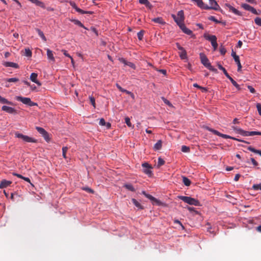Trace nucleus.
Instances as JSON below:
<instances>
[{
    "label": "nucleus",
    "instance_id": "3",
    "mask_svg": "<svg viewBox=\"0 0 261 261\" xmlns=\"http://www.w3.org/2000/svg\"><path fill=\"white\" fill-rule=\"evenodd\" d=\"M179 198L180 200L190 205H193L195 206L199 205V201L191 197L180 196L179 197Z\"/></svg>",
    "mask_w": 261,
    "mask_h": 261
},
{
    "label": "nucleus",
    "instance_id": "50",
    "mask_svg": "<svg viewBox=\"0 0 261 261\" xmlns=\"http://www.w3.org/2000/svg\"><path fill=\"white\" fill-rule=\"evenodd\" d=\"M83 190L90 193H94V191L92 189L88 187H84L83 188Z\"/></svg>",
    "mask_w": 261,
    "mask_h": 261
},
{
    "label": "nucleus",
    "instance_id": "10",
    "mask_svg": "<svg viewBox=\"0 0 261 261\" xmlns=\"http://www.w3.org/2000/svg\"><path fill=\"white\" fill-rule=\"evenodd\" d=\"M225 6L229 9L230 11L232 12L234 14L238 16L242 15V14L240 11L231 6L230 4L226 3L225 4Z\"/></svg>",
    "mask_w": 261,
    "mask_h": 261
},
{
    "label": "nucleus",
    "instance_id": "47",
    "mask_svg": "<svg viewBox=\"0 0 261 261\" xmlns=\"http://www.w3.org/2000/svg\"><path fill=\"white\" fill-rule=\"evenodd\" d=\"M25 56L27 57H31L32 51L29 48L25 49Z\"/></svg>",
    "mask_w": 261,
    "mask_h": 261
},
{
    "label": "nucleus",
    "instance_id": "14",
    "mask_svg": "<svg viewBox=\"0 0 261 261\" xmlns=\"http://www.w3.org/2000/svg\"><path fill=\"white\" fill-rule=\"evenodd\" d=\"M143 172L146 174L150 175L151 174L150 170L151 167L147 163H144L142 164Z\"/></svg>",
    "mask_w": 261,
    "mask_h": 261
},
{
    "label": "nucleus",
    "instance_id": "21",
    "mask_svg": "<svg viewBox=\"0 0 261 261\" xmlns=\"http://www.w3.org/2000/svg\"><path fill=\"white\" fill-rule=\"evenodd\" d=\"M151 21L160 24H165L166 23L163 19L160 17L153 18L151 19Z\"/></svg>",
    "mask_w": 261,
    "mask_h": 261
},
{
    "label": "nucleus",
    "instance_id": "46",
    "mask_svg": "<svg viewBox=\"0 0 261 261\" xmlns=\"http://www.w3.org/2000/svg\"><path fill=\"white\" fill-rule=\"evenodd\" d=\"M181 150L183 152H188L190 151V148L187 146L183 145L181 146Z\"/></svg>",
    "mask_w": 261,
    "mask_h": 261
},
{
    "label": "nucleus",
    "instance_id": "45",
    "mask_svg": "<svg viewBox=\"0 0 261 261\" xmlns=\"http://www.w3.org/2000/svg\"><path fill=\"white\" fill-rule=\"evenodd\" d=\"M6 81L8 82H17L19 81V79L16 77H12V78H9L7 79Z\"/></svg>",
    "mask_w": 261,
    "mask_h": 261
},
{
    "label": "nucleus",
    "instance_id": "33",
    "mask_svg": "<svg viewBox=\"0 0 261 261\" xmlns=\"http://www.w3.org/2000/svg\"><path fill=\"white\" fill-rule=\"evenodd\" d=\"M182 182L186 186H189L191 183L190 180L186 176H182Z\"/></svg>",
    "mask_w": 261,
    "mask_h": 261
},
{
    "label": "nucleus",
    "instance_id": "34",
    "mask_svg": "<svg viewBox=\"0 0 261 261\" xmlns=\"http://www.w3.org/2000/svg\"><path fill=\"white\" fill-rule=\"evenodd\" d=\"M124 187H125L126 189H127L129 191H132V192H135V189L133 186V185L130 184H125L124 185Z\"/></svg>",
    "mask_w": 261,
    "mask_h": 261
},
{
    "label": "nucleus",
    "instance_id": "51",
    "mask_svg": "<svg viewBox=\"0 0 261 261\" xmlns=\"http://www.w3.org/2000/svg\"><path fill=\"white\" fill-rule=\"evenodd\" d=\"M193 2H195L197 3V6L199 7H201V5H203V2L202 0H191Z\"/></svg>",
    "mask_w": 261,
    "mask_h": 261
},
{
    "label": "nucleus",
    "instance_id": "15",
    "mask_svg": "<svg viewBox=\"0 0 261 261\" xmlns=\"http://www.w3.org/2000/svg\"><path fill=\"white\" fill-rule=\"evenodd\" d=\"M254 135H260L261 132L258 131H246L244 130L243 136L247 137V136H252Z\"/></svg>",
    "mask_w": 261,
    "mask_h": 261
},
{
    "label": "nucleus",
    "instance_id": "54",
    "mask_svg": "<svg viewBox=\"0 0 261 261\" xmlns=\"http://www.w3.org/2000/svg\"><path fill=\"white\" fill-rule=\"evenodd\" d=\"M89 99H90V102H91V104L92 105V106L94 107H95V98L92 96H90Z\"/></svg>",
    "mask_w": 261,
    "mask_h": 261
},
{
    "label": "nucleus",
    "instance_id": "56",
    "mask_svg": "<svg viewBox=\"0 0 261 261\" xmlns=\"http://www.w3.org/2000/svg\"><path fill=\"white\" fill-rule=\"evenodd\" d=\"M99 124L100 125L105 126L106 125V122L103 118H101L99 120Z\"/></svg>",
    "mask_w": 261,
    "mask_h": 261
},
{
    "label": "nucleus",
    "instance_id": "31",
    "mask_svg": "<svg viewBox=\"0 0 261 261\" xmlns=\"http://www.w3.org/2000/svg\"><path fill=\"white\" fill-rule=\"evenodd\" d=\"M234 60L236 62V63L238 66V71H241V68H242V65H241V62L240 61L239 57H236V58H234Z\"/></svg>",
    "mask_w": 261,
    "mask_h": 261
},
{
    "label": "nucleus",
    "instance_id": "63",
    "mask_svg": "<svg viewBox=\"0 0 261 261\" xmlns=\"http://www.w3.org/2000/svg\"><path fill=\"white\" fill-rule=\"evenodd\" d=\"M226 49L223 47H222L220 49V52L221 54L222 55H225L226 53Z\"/></svg>",
    "mask_w": 261,
    "mask_h": 261
},
{
    "label": "nucleus",
    "instance_id": "53",
    "mask_svg": "<svg viewBox=\"0 0 261 261\" xmlns=\"http://www.w3.org/2000/svg\"><path fill=\"white\" fill-rule=\"evenodd\" d=\"M143 5H145L147 8H148L150 9H151L152 8V5L148 1L146 2H145V3H144Z\"/></svg>",
    "mask_w": 261,
    "mask_h": 261
},
{
    "label": "nucleus",
    "instance_id": "1",
    "mask_svg": "<svg viewBox=\"0 0 261 261\" xmlns=\"http://www.w3.org/2000/svg\"><path fill=\"white\" fill-rule=\"evenodd\" d=\"M200 57L201 59V63L207 68H208L210 70L216 72L217 70L213 67L210 62H209L208 59L206 57V56L203 53L200 54Z\"/></svg>",
    "mask_w": 261,
    "mask_h": 261
},
{
    "label": "nucleus",
    "instance_id": "12",
    "mask_svg": "<svg viewBox=\"0 0 261 261\" xmlns=\"http://www.w3.org/2000/svg\"><path fill=\"white\" fill-rule=\"evenodd\" d=\"M225 6L229 9L230 11L232 12L234 14L238 16L242 15V14L240 11L231 6L230 4L226 3L225 4Z\"/></svg>",
    "mask_w": 261,
    "mask_h": 261
},
{
    "label": "nucleus",
    "instance_id": "55",
    "mask_svg": "<svg viewBox=\"0 0 261 261\" xmlns=\"http://www.w3.org/2000/svg\"><path fill=\"white\" fill-rule=\"evenodd\" d=\"M217 66L218 68L220 70H222L223 72V73L226 71V70L219 63L217 64Z\"/></svg>",
    "mask_w": 261,
    "mask_h": 261
},
{
    "label": "nucleus",
    "instance_id": "6",
    "mask_svg": "<svg viewBox=\"0 0 261 261\" xmlns=\"http://www.w3.org/2000/svg\"><path fill=\"white\" fill-rule=\"evenodd\" d=\"M206 129L208 130L209 132H212L214 135H217L218 136L221 137H222L223 138H224V139H231L232 140L236 139L235 137H231V136H230L229 135L222 134V133H220L219 132H218V130L214 129L213 128H210L209 127H206Z\"/></svg>",
    "mask_w": 261,
    "mask_h": 261
},
{
    "label": "nucleus",
    "instance_id": "58",
    "mask_svg": "<svg viewBox=\"0 0 261 261\" xmlns=\"http://www.w3.org/2000/svg\"><path fill=\"white\" fill-rule=\"evenodd\" d=\"M62 52L66 57H67L69 58H71V56L67 53V51L66 50L62 49Z\"/></svg>",
    "mask_w": 261,
    "mask_h": 261
},
{
    "label": "nucleus",
    "instance_id": "59",
    "mask_svg": "<svg viewBox=\"0 0 261 261\" xmlns=\"http://www.w3.org/2000/svg\"><path fill=\"white\" fill-rule=\"evenodd\" d=\"M247 87L251 93H254L255 92V90L251 86H248Z\"/></svg>",
    "mask_w": 261,
    "mask_h": 261
},
{
    "label": "nucleus",
    "instance_id": "16",
    "mask_svg": "<svg viewBox=\"0 0 261 261\" xmlns=\"http://www.w3.org/2000/svg\"><path fill=\"white\" fill-rule=\"evenodd\" d=\"M224 74L225 75L230 81L232 84L238 90L240 89V87L239 84H237V83L229 75V74L227 73V71H225Z\"/></svg>",
    "mask_w": 261,
    "mask_h": 261
},
{
    "label": "nucleus",
    "instance_id": "61",
    "mask_svg": "<svg viewBox=\"0 0 261 261\" xmlns=\"http://www.w3.org/2000/svg\"><path fill=\"white\" fill-rule=\"evenodd\" d=\"M174 223L176 224H178L182 228V229H184V226L182 225L181 223L178 220H175L174 221Z\"/></svg>",
    "mask_w": 261,
    "mask_h": 261
},
{
    "label": "nucleus",
    "instance_id": "28",
    "mask_svg": "<svg viewBox=\"0 0 261 261\" xmlns=\"http://www.w3.org/2000/svg\"><path fill=\"white\" fill-rule=\"evenodd\" d=\"M35 30H36V32L38 33V35L41 38V39L44 41H46V38L45 35H44L43 32L42 31H41V30H40L39 29H38V28H36Z\"/></svg>",
    "mask_w": 261,
    "mask_h": 261
},
{
    "label": "nucleus",
    "instance_id": "5",
    "mask_svg": "<svg viewBox=\"0 0 261 261\" xmlns=\"http://www.w3.org/2000/svg\"><path fill=\"white\" fill-rule=\"evenodd\" d=\"M15 136L17 138H20V139H22L25 142H30V143H37L38 142L37 140H36L33 138L30 137L28 136L24 135L23 134H20L18 133H15Z\"/></svg>",
    "mask_w": 261,
    "mask_h": 261
},
{
    "label": "nucleus",
    "instance_id": "11",
    "mask_svg": "<svg viewBox=\"0 0 261 261\" xmlns=\"http://www.w3.org/2000/svg\"><path fill=\"white\" fill-rule=\"evenodd\" d=\"M225 6L229 9L230 11L232 12L234 14L238 16L242 15V14L240 11L231 6L230 4L226 3L225 4Z\"/></svg>",
    "mask_w": 261,
    "mask_h": 261
},
{
    "label": "nucleus",
    "instance_id": "41",
    "mask_svg": "<svg viewBox=\"0 0 261 261\" xmlns=\"http://www.w3.org/2000/svg\"><path fill=\"white\" fill-rule=\"evenodd\" d=\"M177 18L184 20V13L182 10H180L177 13Z\"/></svg>",
    "mask_w": 261,
    "mask_h": 261
},
{
    "label": "nucleus",
    "instance_id": "38",
    "mask_svg": "<svg viewBox=\"0 0 261 261\" xmlns=\"http://www.w3.org/2000/svg\"><path fill=\"white\" fill-rule=\"evenodd\" d=\"M165 164L164 160L162 159L161 157L158 158V162L157 164V167H160L161 166Z\"/></svg>",
    "mask_w": 261,
    "mask_h": 261
},
{
    "label": "nucleus",
    "instance_id": "4",
    "mask_svg": "<svg viewBox=\"0 0 261 261\" xmlns=\"http://www.w3.org/2000/svg\"><path fill=\"white\" fill-rule=\"evenodd\" d=\"M142 194L144 195L146 197L148 198L149 200H150V201L152 202L153 205H156L158 206H163L165 205V204L163 202H162L159 199H156V198L153 197L152 195L146 193V192L144 191H143L142 192Z\"/></svg>",
    "mask_w": 261,
    "mask_h": 261
},
{
    "label": "nucleus",
    "instance_id": "2",
    "mask_svg": "<svg viewBox=\"0 0 261 261\" xmlns=\"http://www.w3.org/2000/svg\"><path fill=\"white\" fill-rule=\"evenodd\" d=\"M15 99L16 100L20 101L23 104L28 105L30 107L37 106V103L32 101L31 98L29 97H24L21 96H15Z\"/></svg>",
    "mask_w": 261,
    "mask_h": 261
},
{
    "label": "nucleus",
    "instance_id": "40",
    "mask_svg": "<svg viewBox=\"0 0 261 261\" xmlns=\"http://www.w3.org/2000/svg\"><path fill=\"white\" fill-rule=\"evenodd\" d=\"M252 189L256 191L261 190V184L253 185Z\"/></svg>",
    "mask_w": 261,
    "mask_h": 261
},
{
    "label": "nucleus",
    "instance_id": "25",
    "mask_svg": "<svg viewBox=\"0 0 261 261\" xmlns=\"http://www.w3.org/2000/svg\"><path fill=\"white\" fill-rule=\"evenodd\" d=\"M47 58L50 60V61L53 62H55V58L54 57L53 53V51L50 50L49 49H47Z\"/></svg>",
    "mask_w": 261,
    "mask_h": 261
},
{
    "label": "nucleus",
    "instance_id": "24",
    "mask_svg": "<svg viewBox=\"0 0 261 261\" xmlns=\"http://www.w3.org/2000/svg\"><path fill=\"white\" fill-rule=\"evenodd\" d=\"M162 146V141L161 140L158 141V142L154 145L153 149L155 151L160 150Z\"/></svg>",
    "mask_w": 261,
    "mask_h": 261
},
{
    "label": "nucleus",
    "instance_id": "60",
    "mask_svg": "<svg viewBox=\"0 0 261 261\" xmlns=\"http://www.w3.org/2000/svg\"><path fill=\"white\" fill-rule=\"evenodd\" d=\"M128 66L131 67L132 68L135 69H136V65L132 62H129L127 64Z\"/></svg>",
    "mask_w": 261,
    "mask_h": 261
},
{
    "label": "nucleus",
    "instance_id": "23",
    "mask_svg": "<svg viewBox=\"0 0 261 261\" xmlns=\"http://www.w3.org/2000/svg\"><path fill=\"white\" fill-rule=\"evenodd\" d=\"M11 183L12 182L10 181L3 180L0 184V188L3 189L4 188H6L8 186H10Z\"/></svg>",
    "mask_w": 261,
    "mask_h": 261
},
{
    "label": "nucleus",
    "instance_id": "35",
    "mask_svg": "<svg viewBox=\"0 0 261 261\" xmlns=\"http://www.w3.org/2000/svg\"><path fill=\"white\" fill-rule=\"evenodd\" d=\"M179 57L181 59H187V52L185 49L183 50L182 51H181L179 53Z\"/></svg>",
    "mask_w": 261,
    "mask_h": 261
},
{
    "label": "nucleus",
    "instance_id": "64",
    "mask_svg": "<svg viewBox=\"0 0 261 261\" xmlns=\"http://www.w3.org/2000/svg\"><path fill=\"white\" fill-rule=\"evenodd\" d=\"M116 86L117 87V88L121 91V92H123V91H125V89L122 88L118 84H116Z\"/></svg>",
    "mask_w": 261,
    "mask_h": 261
},
{
    "label": "nucleus",
    "instance_id": "13",
    "mask_svg": "<svg viewBox=\"0 0 261 261\" xmlns=\"http://www.w3.org/2000/svg\"><path fill=\"white\" fill-rule=\"evenodd\" d=\"M2 110L9 114L16 113V110L14 108L7 106H3L2 107Z\"/></svg>",
    "mask_w": 261,
    "mask_h": 261
},
{
    "label": "nucleus",
    "instance_id": "27",
    "mask_svg": "<svg viewBox=\"0 0 261 261\" xmlns=\"http://www.w3.org/2000/svg\"><path fill=\"white\" fill-rule=\"evenodd\" d=\"M70 21L73 22L75 24L87 30V28H86L80 20L77 19H71Z\"/></svg>",
    "mask_w": 261,
    "mask_h": 261
},
{
    "label": "nucleus",
    "instance_id": "44",
    "mask_svg": "<svg viewBox=\"0 0 261 261\" xmlns=\"http://www.w3.org/2000/svg\"><path fill=\"white\" fill-rule=\"evenodd\" d=\"M162 100H163L165 104H166L167 105H168V106H169L170 107H173L172 103L168 100L166 99L165 97H162Z\"/></svg>",
    "mask_w": 261,
    "mask_h": 261
},
{
    "label": "nucleus",
    "instance_id": "7",
    "mask_svg": "<svg viewBox=\"0 0 261 261\" xmlns=\"http://www.w3.org/2000/svg\"><path fill=\"white\" fill-rule=\"evenodd\" d=\"M70 5L75 10V11L81 14H92L93 12L89 11H84L77 7L76 4L74 2H70Z\"/></svg>",
    "mask_w": 261,
    "mask_h": 261
},
{
    "label": "nucleus",
    "instance_id": "32",
    "mask_svg": "<svg viewBox=\"0 0 261 261\" xmlns=\"http://www.w3.org/2000/svg\"><path fill=\"white\" fill-rule=\"evenodd\" d=\"M247 149L251 151V152H253L255 153H257V154H259L260 156H261V150H257L256 149H255L254 148L252 147V146H248L247 147Z\"/></svg>",
    "mask_w": 261,
    "mask_h": 261
},
{
    "label": "nucleus",
    "instance_id": "43",
    "mask_svg": "<svg viewBox=\"0 0 261 261\" xmlns=\"http://www.w3.org/2000/svg\"><path fill=\"white\" fill-rule=\"evenodd\" d=\"M68 148L66 146L62 148V155L64 159H66V153L68 150Z\"/></svg>",
    "mask_w": 261,
    "mask_h": 261
},
{
    "label": "nucleus",
    "instance_id": "20",
    "mask_svg": "<svg viewBox=\"0 0 261 261\" xmlns=\"http://www.w3.org/2000/svg\"><path fill=\"white\" fill-rule=\"evenodd\" d=\"M210 5L213 8H216V9H214L215 10H220L221 9L217 4V2L215 0H210L209 1Z\"/></svg>",
    "mask_w": 261,
    "mask_h": 261
},
{
    "label": "nucleus",
    "instance_id": "29",
    "mask_svg": "<svg viewBox=\"0 0 261 261\" xmlns=\"http://www.w3.org/2000/svg\"><path fill=\"white\" fill-rule=\"evenodd\" d=\"M208 19L210 20L213 21L215 22L216 23H222L224 25H225V24H226L225 22H221V21L217 20L215 18V17L213 16H210V17H208Z\"/></svg>",
    "mask_w": 261,
    "mask_h": 261
},
{
    "label": "nucleus",
    "instance_id": "62",
    "mask_svg": "<svg viewBox=\"0 0 261 261\" xmlns=\"http://www.w3.org/2000/svg\"><path fill=\"white\" fill-rule=\"evenodd\" d=\"M250 160L254 166H256L258 165V163L254 160V158H251Z\"/></svg>",
    "mask_w": 261,
    "mask_h": 261
},
{
    "label": "nucleus",
    "instance_id": "57",
    "mask_svg": "<svg viewBox=\"0 0 261 261\" xmlns=\"http://www.w3.org/2000/svg\"><path fill=\"white\" fill-rule=\"evenodd\" d=\"M256 108L258 114L261 116V105L260 103H257L256 105Z\"/></svg>",
    "mask_w": 261,
    "mask_h": 261
},
{
    "label": "nucleus",
    "instance_id": "42",
    "mask_svg": "<svg viewBox=\"0 0 261 261\" xmlns=\"http://www.w3.org/2000/svg\"><path fill=\"white\" fill-rule=\"evenodd\" d=\"M144 36V31H140L137 33V37L139 40H142Z\"/></svg>",
    "mask_w": 261,
    "mask_h": 261
},
{
    "label": "nucleus",
    "instance_id": "48",
    "mask_svg": "<svg viewBox=\"0 0 261 261\" xmlns=\"http://www.w3.org/2000/svg\"><path fill=\"white\" fill-rule=\"evenodd\" d=\"M254 22L257 25L261 27V18H259V17L255 18L254 19Z\"/></svg>",
    "mask_w": 261,
    "mask_h": 261
},
{
    "label": "nucleus",
    "instance_id": "22",
    "mask_svg": "<svg viewBox=\"0 0 261 261\" xmlns=\"http://www.w3.org/2000/svg\"><path fill=\"white\" fill-rule=\"evenodd\" d=\"M180 29L184 33L187 35H190L192 34V31L187 28L185 24L182 26H180Z\"/></svg>",
    "mask_w": 261,
    "mask_h": 261
},
{
    "label": "nucleus",
    "instance_id": "52",
    "mask_svg": "<svg viewBox=\"0 0 261 261\" xmlns=\"http://www.w3.org/2000/svg\"><path fill=\"white\" fill-rule=\"evenodd\" d=\"M119 60L120 62L123 63L125 65H127V64L128 63V61H127L125 59L123 58H121L119 59Z\"/></svg>",
    "mask_w": 261,
    "mask_h": 261
},
{
    "label": "nucleus",
    "instance_id": "17",
    "mask_svg": "<svg viewBox=\"0 0 261 261\" xmlns=\"http://www.w3.org/2000/svg\"><path fill=\"white\" fill-rule=\"evenodd\" d=\"M38 76V74L35 72H33L31 73L30 75V80L34 83H36L38 86H41V83L37 80V78Z\"/></svg>",
    "mask_w": 261,
    "mask_h": 261
},
{
    "label": "nucleus",
    "instance_id": "30",
    "mask_svg": "<svg viewBox=\"0 0 261 261\" xmlns=\"http://www.w3.org/2000/svg\"><path fill=\"white\" fill-rule=\"evenodd\" d=\"M132 201L133 202V203L137 207H138L139 209H143V206L141 205V204L135 199L134 198H133L132 199Z\"/></svg>",
    "mask_w": 261,
    "mask_h": 261
},
{
    "label": "nucleus",
    "instance_id": "39",
    "mask_svg": "<svg viewBox=\"0 0 261 261\" xmlns=\"http://www.w3.org/2000/svg\"><path fill=\"white\" fill-rule=\"evenodd\" d=\"M242 7L245 10L249 11H250L252 8V7L247 4H243L242 5Z\"/></svg>",
    "mask_w": 261,
    "mask_h": 261
},
{
    "label": "nucleus",
    "instance_id": "8",
    "mask_svg": "<svg viewBox=\"0 0 261 261\" xmlns=\"http://www.w3.org/2000/svg\"><path fill=\"white\" fill-rule=\"evenodd\" d=\"M36 129L44 138L46 142H49L50 140L48 133L42 127L36 126Z\"/></svg>",
    "mask_w": 261,
    "mask_h": 261
},
{
    "label": "nucleus",
    "instance_id": "19",
    "mask_svg": "<svg viewBox=\"0 0 261 261\" xmlns=\"http://www.w3.org/2000/svg\"><path fill=\"white\" fill-rule=\"evenodd\" d=\"M3 65L7 67H10L14 68H19V66L17 64L11 62H6L3 64Z\"/></svg>",
    "mask_w": 261,
    "mask_h": 261
},
{
    "label": "nucleus",
    "instance_id": "18",
    "mask_svg": "<svg viewBox=\"0 0 261 261\" xmlns=\"http://www.w3.org/2000/svg\"><path fill=\"white\" fill-rule=\"evenodd\" d=\"M172 17L173 18L174 20L176 22L177 24L180 28V26H182L184 24V19H180L179 18H177V16L174 14H172Z\"/></svg>",
    "mask_w": 261,
    "mask_h": 261
},
{
    "label": "nucleus",
    "instance_id": "36",
    "mask_svg": "<svg viewBox=\"0 0 261 261\" xmlns=\"http://www.w3.org/2000/svg\"><path fill=\"white\" fill-rule=\"evenodd\" d=\"M0 102L2 103H6V104H9V105L12 104L11 102L8 101L6 98L2 97L1 95H0Z\"/></svg>",
    "mask_w": 261,
    "mask_h": 261
},
{
    "label": "nucleus",
    "instance_id": "49",
    "mask_svg": "<svg viewBox=\"0 0 261 261\" xmlns=\"http://www.w3.org/2000/svg\"><path fill=\"white\" fill-rule=\"evenodd\" d=\"M125 122L128 127H132V123L130 121V119L128 117H125Z\"/></svg>",
    "mask_w": 261,
    "mask_h": 261
},
{
    "label": "nucleus",
    "instance_id": "26",
    "mask_svg": "<svg viewBox=\"0 0 261 261\" xmlns=\"http://www.w3.org/2000/svg\"><path fill=\"white\" fill-rule=\"evenodd\" d=\"M231 128L236 133H238L243 136L244 130L242 129L241 128L238 127L237 126H232Z\"/></svg>",
    "mask_w": 261,
    "mask_h": 261
},
{
    "label": "nucleus",
    "instance_id": "9",
    "mask_svg": "<svg viewBox=\"0 0 261 261\" xmlns=\"http://www.w3.org/2000/svg\"><path fill=\"white\" fill-rule=\"evenodd\" d=\"M204 38L211 42V44L217 43V37L215 35H210L207 34H204L203 35Z\"/></svg>",
    "mask_w": 261,
    "mask_h": 261
},
{
    "label": "nucleus",
    "instance_id": "37",
    "mask_svg": "<svg viewBox=\"0 0 261 261\" xmlns=\"http://www.w3.org/2000/svg\"><path fill=\"white\" fill-rule=\"evenodd\" d=\"M200 8L203 9L204 10H210V9H216V8H213L211 6H208L207 5L204 4L203 3V5H201V7H199Z\"/></svg>",
    "mask_w": 261,
    "mask_h": 261
}]
</instances>
